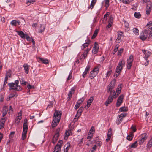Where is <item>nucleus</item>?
Returning a JSON list of instances; mask_svg holds the SVG:
<instances>
[{
  "instance_id": "20",
  "label": "nucleus",
  "mask_w": 152,
  "mask_h": 152,
  "mask_svg": "<svg viewBox=\"0 0 152 152\" xmlns=\"http://www.w3.org/2000/svg\"><path fill=\"white\" fill-rule=\"evenodd\" d=\"M142 52L145 54L144 58H148L151 55L150 52L145 50H142Z\"/></svg>"
},
{
  "instance_id": "5",
  "label": "nucleus",
  "mask_w": 152,
  "mask_h": 152,
  "mask_svg": "<svg viewBox=\"0 0 152 152\" xmlns=\"http://www.w3.org/2000/svg\"><path fill=\"white\" fill-rule=\"evenodd\" d=\"M99 69V68L98 67H96L90 72L89 77L91 79H93L97 75Z\"/></svg>"
},
{
  "instance_id": "7",
  "label": "nucleus",
  "mask_w": 152,
  "mask_h": 152,
  "mask_svg": "<svg viewBox=\"0 0 152 152\" xmlns=\"http://www.w3.org/2000/svg\"><path fill=\"white\" fill-rule=\"evenodd\" d=\"M63 141L62 140H59L58 143L56 144L55 148L54 151L56 152H60L61 151V148L62 145Z\"/></svg>"
},
{
  "instance_id": "60",
  "label": "nucleus",
  "mask_w": 152,
  "mask_h": 152,
  "mask_svg": "<svg viewBox=\"0 0 152 152\" xmlns=\"http://www.w3.org/2000/svg\"><path fill=\"white\" fill-rule=\"evenodd\" d=\"M27 87L28 89H31L34 88L33 86H31L30 84H28L27 85Z\"/></svg>"
},
{
  "instance_id": "23",
  "label": "nucleus",
  "mask_w": 152,
  "mask_h": 152,
  "mask_svg": "<svg viewBox=\"0 0 152 152\" xmlns=\"http://www.w3.org/2000/svg\"><path fill=\"white\" fill-rule=\"evenodd\" d=\"M16 32H17L18 34L22 38L25 39V37L26 34H24V33L23 31H16Z\"/></svg>"
},
{
  "instance_id": "56",
  "label": "nucleus",
  "mask_w": 152,
  "mask_h": 152,
  "mask_svg": "<svg viewBox=\"0 0 152 152\" xmlns=\"http://www.w3.org/2000/svg\"><path fill=\"white\" fill-rule=\"evenodd\" d=\"M123 51V49H121L119 50L118 52V56L120 55L122 52Z\"/></svg>"
},
{
  "instance_id": "46",
  "label": "nucleus",
  "mask_w": 152,
  "mask_h": 152,
  "mask_svg": "<svg viewBox=\"0 0 152 152\" xmlns=\"http://www.w3.org/2000/svg\"><path fill=\"white\" fill-rule=\"evenodd\" d=\"M21 119V118H20L17 117L15 120V123H16L17 124H18Z\"/></svg>"
},
{
  "instance_id": "45",
  "label": "nucleus",
  "mask_w": 152,
  "mask_h": 152,
  "mask_svg": "<svg viewBox=\"0 0 152 152\" xmlns=\"http://www.w3.org/2000/svg\"><path fill=\"white\" fill-rule=\"evenodd\" d=\"M112 70H110L108 71L106 74V77H108L112 73Z\"/></svg>"
},
{
  "instance_id": "12",
  "label": "nucleus",
  "mask_w": 152,
  "mask_h": 152,
  "mask_svg": "<svg viewBox=\"0 0 152 152\" xmlns=\"http://www.w3.org/2000/svg\"><path fill=\"white\" fill-rule=\"evenodd\" d=\"M126 114H121L119 116H118V118H117L116 121V123L118 125L122 121L123 118L124 117H126Z\"/></svg>"
},
{
  "instance_id": "8",
  "label": "nucleus",
  "mask_w": 152,
  "mask_h": 152,
  "mask_svg": "<svg viewBox=\"0 0 152 152\" xmlns=\"http://www.w3.org/2000/svg\"><path fill=\"white\" fill-rule=\"evenodd\" d=\"M152 3L151 1H148L147 3L146 8V13L147 15L150 14L151 10Z\"/></svg>"
},
{
  "instance_id": "11",
  "label": "nucleus",
  "mask_w": 152,
  "mask_h": 152,
  "mask_svg": "<svg viewBox=\"0 0 152 152\" xmlns=\"http://www.w3.org/2000/svg\"><path fill=\"white\" fill-rule=\"evenodd\" d=\"M99 49V47L97 42H95L94 43V46L92 50V53L95 54L98 52Z\"/></svg>"
},
{
  "instance_id": "47",
  "label": "nucleus",
  "mask_w": 152,
  "mask_h": 152,
  "mask_svg": "<svg viewBox=\"0 0 152 152\" xmlns=\"http://www.w3.org/2000/svg\"><path fill=\"white\" fill-rule=\"evenodd\" d=\"M94 131H95V130H94V127L92 126L91 128V129L90 130L89 132L88 133H93V134L94 133Z\"/></svg>"
},
{
  "instance_id": "17",
  "label": "nucleus",
  "mask_w": 152,
  "mask_h": 152,
  "mask_svg": "<svg viewBox=\"0 0 152 152\" xmlns=\"http://www.w3.org/2000/svg\"><path fill=\"white\" fill-rule=\"evenodd\" d=\"M75 90V88L73 87L72 88L70 91L69 92L68 95V96L67 97L68 100H70L72 98V94L74 93Z\"/></svg>"
},
{
  "instance_id": "50",
  "label": "nucleus",
  "mask_w": 152,
  "mask_h": 152,
  "mask_svg": "<svg viewBox=\"0 0 152 152\" xmlns=\"http://www.w3.org/2000/svg\"><path fill=\"white\" fill-rule=\"evenodd\" d=\"M93 133H88V136L87 137V138L88 139H90L93 136Z\"/></svg>"
},
{
  "instance_id": "62",
  "label": "nucleus",
  "mask_w": 152,
  "mask_h": 152,
  "mask_svg": "<svg viewBox=\"0 0 152 152\" xmlns=\"http://www.w3.org/2000/svg\"><path fill=\"white\" fill-rule=\"evenodd\" d=\"M4 126V124L0 122V129L3 128Z\"/></svg>"
},
{
  "instance_id": "34",
  "label": "nucleus",
  "mask_w": 152,
  "mask_h": 152,
  "mask_svg": "<svg viewBox=\"0 0 152 152\" xmlns=\"http://www.w3.org/2000/svg\"><path fill=\"white\" fill-rule=\"evenodd\" d=\"M90 41L88 40V41L87 42H86L83 44L82 46L83 47V49L87 47L88 46L89 44L90 43Z\"/></svg>"
},
{
  "instance_id": "36",
  "label": "nucleus",
  "mask_w": 152,
  "mask_h": 152,
  "mask_svg": "<svg viewBox=\"0 0 152 152\" xmlns=\"http://www.w3.org/2000/svg\"><path fill=\"white\" fill-rule=\"evenodd\" d=\"M27 133V132L23 131L22 134L23 140H24L26 138Z\"/></svg>"
},
{
  "instance_id": "49",
  "label": "nucleus",
  "mask_w": 152,
  "mask_h": 152,
  "mask_svg": "<svg viewBox=\"0 0 152 152\" xmlns=\"http://www.w3.org/2000/svg\"><path fill=\"white\" fill-rule=\"evenodd\" d=\"M25 38H26V40L28 41H31L32 39L30 38V37L28 35H26Z\"/></svg>"
},
{
  "instance_id": "40",
  "label": "nucleus",
  "mask_w": 152,
  "mask_h": 152,
  "mask_svg": "<svg viewBox=\"0 0 152 152\" xmlns=\"http://www.w3.org/2000/svg\"><path fill=\"white\" fill-rule=\"evenodd\" d=\"M119 110L121 112H125L127 111V109L125 107H123L120 108Z\"/></svg>"
},
{
  "instance_id": "21",
  "label": "nucleus",
  "mask_w": 152,
  "mask_h": 152,
  "mask_svg": "<svg viewBox=\"0 0 152 152\" xmlns=\"http://www.w3.org/2000/svg\"><path fill=\"white\" fill-rule=\"evenodd\" d=\"M18 96L16 92H14L11 93L9 96V98L7 99V101H8L10 100V98L13 97L15 96L17 97Z\"/></svg>"
},
{
  "instance_id": "9",
  "label": "nucleus",
  "mask_w": 152,
  "mask_h": 152,
  "mask_svg": "<svg viewBox=\"0 0 152 152\" xmlns=\"http://www.w3.org/2000/svg\"><path fill=\"white\" fill-rule=\"evenodd\" d=\"M133 61V56L131 55L129 56V58L127 60V68L128 69H129L131 68V67L132 64V62Z\"/></svg>"
},
{
  "instance_id": "27",
  "label": "nucleus",
  "mask_w": 152,
  "mask_h": 152,
  "mask_svg": "<svg viewBox=\"0 0 152 152\" xmlns=\"http://www.w3.org/2000/svg\"><path fill=\"white\" fill-rule=\"evenodd\" d=\"M10 90H16L18 91H20L21 90V87L20 86H19L18 85H17L15 86V87L14 88H10L9 89Z\"/></svg>"
},
{
  "instance_id": "52",
  "label": "nucleus",
  "mask_w": 152,
  "mask_h": 152,
  "mask_svg": "<svg viewBox=\"0 0 152 152\" xmlns=\"http://www.w3.org/2000/svg\"><path fill=\"white\" fill-rule=\"evenodd\" d=\"M14 134H15V132H11L10 133V136H9L10 138H13L14 136Z\"/></svg>"
},
{
  "instance_id": "54",
  "label": "nucleus",
  "mask_w": 152,
  "mask_h": 152,
  "mask_svg": "<svg viewBox=\"0 0 152 152\" xmlns=\"http://www.w3.org/2000/svg\"><path fill=\"white\" fill-rule=\"evenodd\" d=\"M112 23V22H110L108 23V24L107 26V27H106L107 29L108 28H109L110 27H111V25Z\"/></svg>"
},
{
  "instance_id": "39",
  "label": "nucleus",
  "mask_w": 152,
  "mask_h": 152,
  "mask_svg": "<svg viewBox=\"0 0 152 152\" xmlns=\"http://www.w3.org/2000/svg\"><path fill=\"white\" fill-rule=\"evenodd\" d=\"M134 33L136 36L139 35V30L137 28H134Z\"/></svg>"
},
{
  "instance_id": "26",
  "label": "nucleus",
  "mask_w": 152,
  "mask_h": 152,
  "mask_svg": "<svg viewBox=\"0 0 152 152\" xmlns=\"http://www.w3.org/2000/svg\"><path fill=\"white\" fill-rule=\"evenodd\" d=\"M40 25V29L39 31V32L41 33L44 31L45 28V26L44 24Z\"/></svg>"
},
{
  "instance_id": "31",
  "label": "nucleus",
  "mask_w": 152,
  "mask_h": 152,
  "mask_svg": "<svg viewBox=\"0 0 152 152\" xmlns=\"http://www.w3.org/2000/svg\"><path fill=\"white\" fill-rule=\"evenodd\" d=\"M134 17L137 18H140L141 17V15L140 12H135L134 14Z\"/></svg>"
},
{
  "instance_id": "63",
  "label": "nucleus",
  "mask_w": 152,
  "mask_h": 152,
  "mask_svg": "<svg viewBox=\"0 0 152 152\" xmlns=\"http://www.w3.org/2000/svg\"><path fill=\"white\" fill-rule=\"evenodd\" d=\"M113 20V18L112 16H110L109 20V22H112Z\"/></svg>"
},
{
  "instance_id": "15",
  "label": "nucleus",
  "mask_w": 152,
  "mask_h": 152,
  "mask_svg": "<svg viewBox=\"0 0 152 152\" xmlns=\"http://www.w3.org/2000/svg\"><path fill=\"white\" fill-rule=\"evenodd\" d=\"M124 96L123 95H120L118 98L117 103L116 106L118 107L121 105V104L122 103Z\"/></svg>"
},
{
  "instance_id": "24",
  "label": "nucleus",
  "mask_w": 152,
  "mask_h": 152,
  "mask_svg": "<svg viewBox=\"0 0 152 152\" xmlns=\"http://www.w3.org/2000/svg\"><path fill=\"white\" fill-rule=\"evenodd\" d=\"M122 87V85L121 84H120L118 86L115 94L117 93V95H118L120 93Z\"/></svg>"
},
{
  "instance_id": "51",
  "label": "nucleus",
  "mask_w": 152,
  "mask_h": 152,
  "mask_svg": "<svg viewBox=\"0 0 152 152\" xmlns=\"http://www.w3.org/2000/svg\"><path fill=\"white\" fill-rule=\"evenodd\" d=\"M6 120V119L5 118H2L0 121V122L4 124Z\"/></svg>"
},
{
  "instance_id": "41",
  "label": "nucleus",
  "mask_w": 152,
  "mask_h": 152,
  "mask_svg": "<svg viewBox=\"0 0 152 152\" xmlns=\"http://www.w3.org/2000/svg\"><path fill=\"white\" fill-rule=\"evenodd\" d=\"M8 85L10 87V88L15 87V84L12 82V83H9L8 84Z\"/></svg>"
},
{
  "instance_id": "2",
  "label": "nucleus",
  "mask_w": 152,
  "mask_h": 152,
  "mask_svg": "<svg viewBox=\"0 0 152 152\" xmlns=\"http://www.w3.org/2000/svg\"><path fill=\"white\" fill-rule=\"evenodd\" d=\"M62 115L60 111L56 110L54 114L53 120L52 123L53 128L55 127L59 123Z\"/></svg>"
},
{
  "instance_id": "48",
  "label": "nucleus",
  "mask_w": 152,
  "mask_h": 152,
  "mask_svg": "<svg viewBox=\"0 0 152 152\" xmlns=\"http://www.w3.org/2000/svg\"><path fill=\"white\" fill-rule=\"evenodd\" d=\"M119 47V45H117L115 47V49L114 50V54L117 51Z\"/></svg>"
},
{
  "instance_id": "61",
  "label": "nucleus",
  "mask_w": 152,
  "mask_h": 152,
  "mask_svg": "<svg viewBox=\"0 0 152 152\" xmlns=\"http://www.w3.org/2000/svg\"><path fill=\"white\" fill-rule=\"evenodd\" d=\"M88 72L87 71H86L85 70L84 72H83V77L84 78H85L86 75L87 73Z\"/></svg>"
},
{
  "instance_id": "1",
  "label": "nucleus",
  "mask_w": 152,
  "mask_h": 152,
  "mask_svg": "<svg viewBox=\"0 0 152 152\" xmlns=\"http://www.w3.org/2000/svg\"><path fill=\"white\" fill-rule=\"evenodd\" d=\"M145 29L142 32L140 36V38L142 41L147 38L149 40L152 39V22L150 21L145 26Z\"/></svg>"
},
{
  "instance_id": "25",
  "label": "nucleus",
  "mask_w": 152,
  "mask_h": 152,
  "mask_svg": "<svg viewBox=\"0 0 152 152\" xmlns=\"http://www.w3.org/2000/svg\"><path fill=\"white\" fill-rule=\"evenodd\" d=\"M8 111V108L7 107H4L3 110V114H2V116L3 117H4L6 115L7 111Z\"/></svg>"
},
{
  "instance_id": "30",
  "label": "nucleus",
  "mask_w": 152,
  "mask_h": 152,
  "mask_svg": "<svg viewBox=\"0 0 152 152\" xmlns=\"http://www.w3.org/2000/svg\"><path fill=\"white\" fill-rule=\"evenodd\" d=\"M70 135V133L69 131H66L64 135V139L66 140L68 139V137Z\"/></svg>"
},
{
  "instance_id": "6",
  "label": "nucleus",
  "mask_w": 152,
  "mask_h": 152,
  "mask_svg": "<svg viewBox=\"0 0 152 152\" xmlns=\"http://www.w3.org/2000/svg\"><path fill=\"white\" fill-rule=\"evenodd\" d=\"M60 130V129L59 128H57L56 130V133L52 140V142L53 144H55L58 139L59 136Z\"/></svg>"
},
{
  "instance_id": "19",
  "label": "nucleus",
  "mask_w": 152,
  "mask_h": 152,
  "mask_svg": "<svg viewBox=\"0 0 152 152\" xmlns=\"http://www.w3.org/2000/svg\"><path fill=\"white\" fill-rule=\"evenodd\" d=\"M38 61L39 62H42L45 64H47L48 63V60L47 59H44L39 58H38Z\"/></svg>"
},
{
  "instance_id": "37",
  "label": "nucleus",
  "mask_w": 152,
  "mask_h": 152,
  "mask_svg": "<svg viewBox=\"0 0 152 152\" xmlns=\"http://www.w3.org/2000/svg\"><path fill=\"white\" fill-rule=\"evenodd\" d=\"M105 2V6L106 7V9H107L109 6V0H104Z\"/></svg>"
},
{
  "instance_id": "57",
  "label": "nucleus",
  "mask_w": 152,
  "mask_h": 152,
  "mask_svg": "<svg viewBox=\"0 0 152 152\" xmlns=\"http://www.w3.org/2000/svg\"><path fill=\"white\" fill-rule=\"evenodd\" d=\"M53 104L51 102H50L48 104V107L49 108H51L53 107Z\"/></svg>"
},
{
  "instance_id": "33",
  "label": "nucleus",
  "mask_w": 152,
  "mask_h": 152,
  "mask_svg": "<svg viewBox=\"0 0 152 152\" xmlns=\"http://www.w3.org/2000/svg\"><path fill=\"white\" fill-rule=\"evenodd\" d=\"M35 0H27L26 2V4L28 6L30 5L31 4H33L35 2Z\"/></svg>"
},
{
  "instance_id": "22",
  "label": "nucleus",
  "mask_w": 152,
  "mask_h": 152,
  "mask_svg": "<svg viewBox=\"0 0 152 152\" xmlns=\"http://www.w3.org/2000/svg\"><path fill=\"white\" fill-rule=\"evenodd\" d=\"M23 67L24 68L25 73L26 74H28L29 72V66L27 64H24L23 65Z\"/></svg>"
},
{
  "instance_id": "4",
  "label": "nucleus",
  "mask_w": 152,
  "mask_h": 152,
  "mask_svg": "<svg viewBox=\"0 0 152 152\" xmlns=\"http://www.w3.org/2000/svg\"><path fill=\"white\" fill-rule=\"evenodd\" d=\"M125 64V62L123 60H122L119 63L118 65L116 68V72L114 75L115 77H118Z\"/></svg>"
},
{
  "instance_id": "32",
  "label": "nucleus",
  "mask_w": 152,
  "mask_h": 152,
  "mask_svg": "<svg viewBox=\"0 0 152 152\" xmlns=\"http://www.w3.org/2000/svg\"><path fill=\"white\" fill-rule=\"evenodd\" d=\"M147 146L149 148H150L152 146V137L149 140L147 145Z\"/></svg>"
},
{
  "instance_id": "38",
  "label": "nucleus",
  "mask_w": 152,
  "mask_h": 152,
  "mask_svg": "<svg viewBox=\"0 0 152 152\" xmlns=\"http://www.w3.org/2000/svg\"><path fill=\"white\" fill-rule=\"evenodd\" d=\"M96 0H92L91 3V7H92L91 9H92L96 3Z\"/></svg>"
},
{
  "instance_id": "59",
  "label": "nucleus",
  "mask_w": 152,
  "mask_h": 152,
  "mask_svg": "<svg viewBox=\"0 0 152 152\" xmlns=\"http://www.w3.org/2000/svg\"><path fill=\"white\" fill-rule=\"evenodd\" d=\"M137 145V141H136L134 142V148H136Z\"/></svg>"
},
{
  "instance_id": "58",
  "label": "nucleus",
  "mask_w": 152,
  "mask_h": 152,
  "mask_svg": "<svg viewBox=\"0 0 152 152\" xmlns=\"http://www.w3.org/2000/svg\"><path fill=\"white\" fill-rule=\"evenodd\" d=\"M67 145V146L66 147V151H67L68 150V148H69L70 147V144L69 143V142H67L66 144V145H66Z\"/></svg>"
},
{
  "instance_id": "44",
  "label": "nucleus",
  "mask_w": 152,
  "mask_h": 152,
  "mask_svg": "<svg viewBox=\"0 0 152 152\" xmlns=\"http://www.w3.org/2000/svg\"><path fill=\"white\" fill-rule=\"evenodd\" d=\"M11 70H9L7 72L6 77H10L11 76Z\"/></svg>"
},
{
  "instance_id": "43",
  "label": "nucleus",
  "mask_w": 152,
  "mask_h": 152,
  "mask_svg": "<svg viewBox=\"0 0 152 152\" xmlns=\"http://www.w3.org/2000/svg\"><path fill=\"white\" fill-rule=\"evenodd\" d=\"M23 131H27V130L28 129V127L27 125H23Z\"/></svg>"
},
{
  "instance_id": "16",
  "label": "nucleus",
  "mask_w": 152,
  "mask_h": 152,
  "mask_svg": "<svg viewBox=\"0 0 152 152\" xmlns=\"http://www.w3.org/2000/svg\"><path fill=\"white\" fill-rule=\"evenodd\" d=\"M90 50V49L87 48L84 51L83 53L81 56L80 57V59H84L87 56L88 53Z\"/></svg>"
},
{
  "instance_id": "42",
  "label": "nucleus",
  "mask_w": 152,
  "mask_h": 152,
  "mask_svg": "<svg viewBox=\"0 0 152 152\" xmlns=\"http://www.w3.org/2000/svg\"><path fill=\"white\" fill-rule=\"evenodd\" d=\"M10 24L13 26H16L17 25L16 20H12Z\"/></svg>"
},
{
  "instance_id": "35",
  "label": "nucleus",
  "mask_w": 152,
  "mask_h": 152,
  "mask_svg": "<svg viewBox=\"0 0 152 152\" xmlns=\"http://www.w3.org/2000/svg\"><path fill=\"white\" fill-rule=\"evenodd\" d=\"M98 31L97 30H95L93 36L92 37L91 39H93L95 38V37L96 36L97 34L98 33Z\"/></svg>"
},
{
  "instance_id": "13",
  "label": "nucleus",
  "mask_w": 152,
  "mask_h": 152,
  "mask_svg": "<svg viewBox=\"0 0 152 152\" xmlns=\"http://www.w3.org/2000/svg\"><path fill=\"white\" fill-rule=\"evenodd\" d=\"M112 94H110V96H109L107 100L105 102V104L106 106H108V104L111 103L113 99L114 96L115 95H111Z\"/></svg>"
},
{
  "instance_id": "53",
  "label": "nucleus",
  "mask_w": 152,
  "mask_h": 152,
  "mask_svg": "<svg viewBox=\"0 0 152 152\" xmlns=\"http://www.w3.org/2000/svg\"><path fill=\"white\" fill-rule=\"evenodd\" d=\"M72 72H70V74L69 75L68 77L67 78V80H69L72 78Z\"/></svg>"
},
{
  "instance_id": "18",
  "label": "nucleus",
  "mask_w": 152,
  "mask_h": 152,
  "mask_svg": "<svg viewBox=\"0 0 152 152\" xmlns=\"http://www.w3.org/2000/svg\"><path fill=\"white\" fill-rule=\"evenodd\" d=\"M94 99V97L93 96H92L90 97V99L87 101V104L86 105V106L88 108L90 107L92 102H93Z\"/></svg>"
},
{
  "instance_id": "10",
  "label": "nucleus",
  "mask_w": 152,
  "mask_h": 152,
  "mask_svg": "<svg viewBox=\"0 0 152 152\" xmlns=\"http://www.w3.org/2000/svg\"><path fill=\"white\" fill-rule=\"evenodd\" d=\"M148 135L146 133H144L141 135L140 139L139 142V144H141L143 142L147 139Z\"/></svg>"
},
{
  "instance_id": "55",
  "label": "nucleus",
  "mask_w": 152,
  "mask_h": 152,
  "mask_svg": "<svg viewBox=\"0 0 152 152\" xmlns=\"http://www.w3.org/2000/svg\"><path fill=\"white\" fill-rule=\"evenodd\" d=\"M8 79V77H6L5 78V80L4 81V83L3 84V86H5L6 84L7 83V81Z\"/></svg>"
},
{
  "instance_id": "14",
  "label": "nucleus",
  "mask_w": 152,
  "mask_h": 152,
  "mask_svg": "<svg viewBox=\"0 0 152 152\" xmlns=\"http://www.w3.org/2000/svg\"><path fill=\"white\" fill-rule=\"evenodd\" d=\"M84 108L83 107H81L78 110L77 113L75 118V119H78L80 116L81 115V114L82 113L83 110Z\"/></svg>"
},
{
  "instance_id": "3",
  "label": "nucleus",
  "mask_w": 152,
  "mask_h": 152,
  "mask_svg": "<svg viewBox=\"0 0 152 152\" xmlns=\"http://www.w3.org/2000/svg\"><path fill=\"white\" fill-rule=\"evenodd\" d=\"M116 83V80L114 79L108 85L107 90V92H110V94L115 95V91L113 90L114 88Z\"/></svg>"
},
{
  "instance_id": "28",
  "label": "nucleus",
  "mask_w": 152,
  "mask_h": 152,
  "mask_svg": "<svg viewBox=\"0 0 152 152\" xmlns=\"http://www.w3.org/2000/svg\"><path fill=\"white\" fill-rule=\"evenodd\" d=\"M133 132H132L130 133V134L128 135L127 137V139L129 141L131 140L133 137Z\"/></svg>"
},
{
  "instance_id": "29",
  "label": "nucleus",
  "mask_w": 152,
  "mask_h": 152,
  "mask_svg": "<svg viewBox=\"0 0 152 152\" xmlns=\"http://www.w3.org/2000/svg\"><path fill=\"white\" fill-rule=\"evenodd\" d=\"M118 35H117L118 37L116 39V41L119 40L121 38V37L122 36L123 33L122 32H118Z\"/></svg>"
},
{
  "instance_id": "64",
  "label": "nucleus",
  "mask_w": 152,
  "mask_h": 152,
  "mask_svg": "<svg viewBox=\"0 0 152 152\" xmlns=\"http://www.w3.org/2000/svg\"><path fill=\"white\" fill-rule=\"evenodd\" d=\"M22 113L21 112L19 113L18 114V116L17 117L22 118Z\"/></svg>"
}]
</instances>
